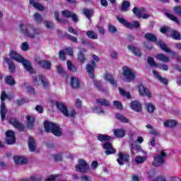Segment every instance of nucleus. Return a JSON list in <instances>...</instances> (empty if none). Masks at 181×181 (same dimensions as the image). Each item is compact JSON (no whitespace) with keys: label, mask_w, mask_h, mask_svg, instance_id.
Wrapping results in <instances>:
<instances>
[{"label":"nucleus","mask_w":181,"mask_h":181,"mask_svg":"<svg viewBox=\"0 0 181 181\" xmlns=\"http://www.w3.org/2000/svg\"><path fill=\"white\" fill-rule=\"evenodd\" d=\"M10 57L13 59L18 63H21L24 67V69L28 71V73L33 74L35 73V69L32 68V64L30 62L25 59L22 55L19 54L16 51H11L10 52Z\"/></svg>","instance_id":"1"},{"label":"nucleus","mask_w":181,"mask_h":181,"mask_svg":"<svg viewBox=\"0 0 181 181\" xmlns=\"http://www.w3.org/2000/svg\"><path fill=\"white\" fill-rule=\"evenodd\" d=\"M19 28L26 37H30V39H35L37 35L40 34L39 30L35 28L32 24H21Z\"/></svg>","instance_id":"2"},{"label":"nucleus","mask_w":181,"mask_h":181,"mask_svg":"<svg viewBox=\"0 0 181 181\" xmlns=\"http://www.w3.org/2000/svg\"><path fill=\"white\" fill-rule=\"evenodd\" d=\"M122 81L126 83H132L135 80L136 76V72L135 70L132 69L129 66H123L122 67Z\"/></svg>","instance_id":"3"},{"label":"nucleus","mask_w":181,"mask_h":181,"mask_svg":"<svg viewBox=\"0 0 181 181\" xmlns=\"http://www.w3.org/2000/svg\"><path fill=\"white\" fill-rule=\"evenodd\" d=\"M44 127L46 132H52L55 136H60L62 135V129L59 125L52 123L50 122H45Z\"/></svg>","instance_id":"4"},{"label":"nucleus","mask_w":181,"mask_h":181,"mask_svg":"<svg viewBox=\"0 0 181 181\" xmlns=\"http://www.w3.org/2000/svg\"><path fill=\"white\" fill-rule=\"evenodd\" d=\"M33 83L36 87H38V86H42L44 88L49 87V81L43 75H39L38 76L34 77Z\"/></svg>","instance_id":"5"},{"label":"nucleus","mask_w":181,"mask_h":181,"mask_svg":"<svg viewBox=\"0 0 181 181\" xmlns=\"http://www.w3.org/2000/svg\"><path fill=\"white\" fill-rule=\"evenodd\" d=\"M76 172H80L81 173H88L90 170V166L87 164V162L84 160H79L78 165L75 166Z\"/></svg>","instance_id":"6"},{"label":"nucleus","mask_w":181,"mask_h":181,"mask_svg":"<svg viewBox=\"0 0 181 181\" xmlns=\"http://www.w3.org/2000/svg\"><path fill=\"white\" fill-rule=\"evenodd\" d=\"M166 158V153L161 151L160 154L155 155L153 157V166H160L165 163V158Z\"/></svg>","instance_id":"7"},{"label":"nucleus","mask_w":181,"mask_h":181,"mask_svg":"<svg viewBox=\"0 0 181 181\" xmlns=\"http://www.w3.org/2000/svg\"><path fill=\"white\" fill-rule=\"evenodd\" d=\"M161 33H167L168 36H169V34H171V37L175 39V40H180V34L179 32L172 30L169 27H164L162 28L160 30Z\"/></svg>","instance_id":"8"},{"label":"nucleus","mask_w":181,"mask_h":181,"mask_svg":"<svg viewBox=\"0 0 181 181\" xmlns=\"http://www.w3.org/2000/svg\"><path fill=\"white\" fill-rule=\"evenodd\" d=\"M157 46H159L160 49L163 50V52H165V53H170V54H171L172 57H174V59H177V54L173 51H170V49L168 47V45H166L165 42L162 41H158Z\"/></svg>","instance_id":"9"},{"label":"nucleus","mask_w":181,"mask_h":181,"mask_svg":"<svg viewBox=\"0 0 181 181\" xmlns=\"http://www.w3.org/2000/svg\"><path fill=\"white\" fill-rule=\"evenodd\" d=\"M117 20L120 23H122L124 25V26H127V28H129L130 29H132V28H139V22L138 21H134L132 23H128V21H125L122 17L118 16Z\"/></svg>","instance_id":"10"},{"label":"nucleus","mask_w":181,"mask_h":181,"mask_svg":"<svg viewBox=\"0 0 181 181\" xmlns=\"http://www.w3.org/2000/svg\"><path fill=\"white\" fill-rule=\"evenodd\" d=\"M139 94L143 97H148V98H152V93L149 89L146 88L143 85H139L138 86Z\"/></svg>","instance_id":"11"},{"label":"nucleus","mask_w":181,"mask_h":181,"mask_svg":"<svg viewBox=\"0 0 181 181\" xmlns=\"http://www.w3.org/2000/svg\"><path fill=\"white\" fill-rule=\"evenodd\" d=\"M132 11L133 13L139 18H142L143 19H148V18H149V14L145 13V8H144L139 9L138 8L134 7Z\"/></svg>","instance_id":"12"},{"label":"nucleus","mask_w":181,"mask_h":181,"mask_svg":"<svg viewBox=\"0 0 181 181\" xmlns=\"http://www.w3.org/2000/svg\"><path fill=\"white\" fill-rule=\"evenodd\" d=\"M95 69V62L94 61H91L90 63L86 65V71L88 74V77L90 78H94V69Z\"/></svg>","instance_id":"13"},{"label":"nucleus","mask_w":181,"mask_h":181,"mask_svg":"<svg viewBox=\"0 0 181 181\" xmlns=\"http://www.w3.org/2000/svg\"><path fill=\"white\" fill-rule=\"evenodd\" d=\"M6 143L8 145H12L15 144L16 139H15V132L13 131L8 130L6 132Z\"/></svg>","instance_id":"14"},{"label":"nucleus","mask_w":181,"mask_h":181,"mask_svg":"<svg viewBox=\"0 0 181 181\" xmlns=\"http://www.w3.org/2000/svg\"><path fill=\"white\" fill-rule=\"evenodd\" d=\"M57 108L64 115L65 117L69 116V110H67V107L64 105V103L62 102H57L55 103Z\"/></svg>","instance_id":"15"},{"label":"nucleus","mask_w":181,"mask_h":181,"mask_svg":"<svg viewBox=\"0 0 181 181\" xmlns=\"http://www.w3.org/2000/svg\"><path fill=\"white\" fill-rule=\"evenodd\" d=\"M119 165H124L129 160V156L123 153H119L118 158L117 159Z\"/></svg>","instance_id":"16"},{"label":"nucleus","mask_w":181,"mask_h":181,"mask_svg":"<svg viewBox=\"0 0 181 181\" xmlns=\"http://www.w3.org/2000/svg\"><path fill=\"white\" fill-rule=\"evenodd\" d=\"M130 107L136 112H141V111H142V104H141L138 100L132 102Z\"/></svg>","instance_id":"17"},{"label":"nucleus","mask_w":181,"mask_h":181,"mask_svg":"<svg viewBox=\"0 0 181 181\" xmlns=\"http://www.w3.org/2000/svg\"><path fill=\"white\" fill-rule=\"evenodd\" d=\"M105 81L110 83L112 87H117V81L114 79V76L111 74H106L104 76Z\"/></svg>","instance_id":"18"},{"label":"nucleus","mask_w":181,"mask_h":181,"mask_svg":"<svg viewBox=\"0 0 181 181\" xmlns=\"http://www.w3.org/2000/svg\"><path fill=\"white\" fill-rule=\"evenodd\" d=\"M103 148L105 150L106 155H111V153H115V149L112 148V146L110 142H107L103 145Z\"/></svg>","instance_id":"19"},{"label":"nucleus","mask_w":181,"mask_h":181,"mask_svg":"<svg viewBox=\"0 0 181 181\" xmlns=\"http://www.w3.org/2000/svg\"><path fill=\"white\" fill-rule=\"evenodd\" d=\"M13 160L16 165H26L28 163V159L18 156H15Z\"/></svg>","instance_id":"20"},{"label":"nucleus","mask_w":181,"mask_h":181,"mask_svg":"<svg viewBox=\"0 0 181 181\" xmlns=\"http://www.w3.org/2000/svg\"><path fill=\"white\" fill-rule=\"evenodd\" d=\"M70 86L72 88H80V80L78 78L75 76L71 77Z\"/></svg>","instance_id":"21"},{"label":"nucleus","mask_w":181,"mask_h":181,"mask_svg":"<svg viewBox=\"0 0 181 181\" xmlns=\"http://www.w3.org/2000/svg\"><path fill=\"white\" fill-rule=\"evenodd\" d=\"M164 127L166 128H175L177 125V121L175 119H168L163 122Z\"/></svg>","instance_id":"22"},{"label":"nucleus","mask_w":181,"mask_h":181,"mask_svg":"<svg viewBox=\"0 0 181 181\" xmlns=\"http://www.w3.org/2000/svg\"><path fill=\"white\" fill-rule=\"evenodd\" d=\"M37 63L40 66V67L45 69V70H50V69L52 67V63L49 61L38 60Z\"/></svg>","instance_id":"23"},{"label":"nucleus","mask_w":181,"mask_h":181,"mask_svg":"<svg viewBox=\"0 0 181 181\" xmlns=\"http://www.w3.org/2000/svg\"><path fill=\"white\" fill-rule=\"evenodd\" d=\"M9 122L10 124H11V125H13V127H15V128H17L20 131H22V129H23V126L21 122H18L16 119L11 118L9 119Z\"/></svg>","instance_id":"24"},{"label":"nucleus","mask_w":181,"mask_h":181,"mask_svg":"<svg viewBox=\"0 0 181 181\" xmlns=\"http://www.w3.org/2000/svg\"><path fill=\"white\" fill-rule=\"evenodd\" d=\"M28 148L30 152H35L36 150V142L33 137L28 139Z\"/></svg>","instance_id":"25"},{"label":"nucleus","mask_w":181,"mask_h":181,"mask_svg":"<svg viewBox=\"0 0 181 181\" xmlns=\"http://www.w3.org/2000/svg\"><path fill=\"white\" fill-rule=\"evenodd\" d=\"M127 47L129 50H130V52H132L134 54V56H137L138 57L141 56L142 54L141 53V51L135 46L128 45Z\"/></svg>","instance_id":"26"},{"label":"nucleus","mask_w":181,"mask_h":181,"mask_svg":"<svg viewBox=\"0 0 181 181\" xmlns=\"http://www.w3.org/2000/svg\"><path fill=\"white\" fill-rule=\"evenodd\" d=\"M155 57L160 62H164L165 63H169V62H170V59L165 54H158L155 56Z\"/></svg>","instance_id":"27"},{"label":"nucleus","mask_w":181,"mask_h":181,"mask_svg":"<svg viewBox=\"0 0 181 181\" xmlns=\"http://www.w3.org/2000/svg\"><path fill=\"white\" fill-rule=\"evenodd\" d=\"M152 73L156 76L157 80H158V81H160V83H162L163 84H165V86L168 84V80H166V78L160 76V75L159 74V72L153 70V71H152Z\"/></svg>","instance_id":"28"},{"label":"nucleus","mask_w":181,"mask_h":181,"mask_svg":"<svg viewBox=\"0 0 181 181\" xmlns=\"http://www.w3.org/2000/svg\"><path fill=\"white\" fill-rule=\"evenodd\" d=\"M113 134L116 138H124V136H125V131L124 129H115Z\"/></svg>","instance_id":"29"},{"label":"nucleus","mask_w":181,"mask_h":181,"mask_svg":"<svg viewBox=\"0 0 181 181\" xmlns=\"http://www.w3.org/2000/svg\"><path fill=\"white\" fill-rule=\"evenodd\" d=\"M156 181H166V178L165 177H158ZM168 181H181L180 177L176 176H171L168 178Z\"/></svg>","instance_id":"30"},{"label":"nucleus","mask_w":181,"mask_h":181,"mask_svg":"<svg viewBox=\"0 0 181 181\" xmlns=\"http://www.w3.org/2000/svg\"><path fill=\"white\" fill-rule=\"evenodd\" d=\"M27 125L30 129L35 127V117L28 115L27 116Z\"/></svg>","instance_id":"31"},{"label":"nucleus","mask_w":181,"mask_h":181,"mask_svg":"<svg viewBox=\"0 0 181 181\" xmlns=\"http://www.w3.org/2000/svg\"><path fill=\"white\" fill-rule=\"evenodd\" d=\"M42 176L40 175H33L30 178H21L18 181H41Z\"/></svg>","instance_id":"32"},{"label":"nucleus","mask_w":181,"mask_h":181,"mask_svg":"<svg viewBox=\"0 0 181 181\" xmlns=\"http://www.w3.org/2000/svg\"><path fill=\"white\" fill-rule=\"evenodd\" d=\"M146 108L147 112H149V114H153V112H155V110H156V107L153 105L152 103H146Z\"/></svg>","instance_id":"33"},{"label":"nucleus","mask_w":181,"mask_h":181,"mask_svg":"<svg viewBox=\"0 0 181 181\" xmlns=\"http://www.w3.org/2000/svg\"><path fill=\"white\" fill-rule=\"evenodd\" d=\"M30 5H33V6L35 8V9H38V11H43V9H45L42 4L35 1V0H30Z\"/></svg>","instance_id":"34"},{"label":"nucleus","mask_w":181,"mask_h":181,"mask_svg":"<svg viewBox=\"0 0 181 181\" xmlns=\"http://www.w3.org/2000/svg\"><path fill=\"white\" fill-rule=\"evenodd\" d=\"M144 37L150 42H156V40H158V37H156V35H155V34L153 33H146Z\"/></svg>","instance_id":"35"},{"label":"nucleus","mask_w":181,"mask_h":181,"mask_svg":"<svg viewBox=\"0 0 181 181\" xmlns=\"http://www.w3.org/2000/svg\"><path fill=\"white\" fill-rule=\"evenodd\" d=\"M6 108L5 107V105L4 103H1L0 106V114H1V120L4 121L5 119V115L6 114Z\"/></svg>","instance_id":"36"},{"label":"nucleus","mask_w":181,"mask_h":181,"mask_svg":"<svg viewBox=\"0 0 181 181\" xmlns=\"http://www.w3.org/2000/svg\"><path fill=\"white\" fill-rule=\"evenodd\" d=\"M86 35L88 37H89V39H93V40L98 39V35H97V33L94 31L89 30L86 32Z\"/></svg>","instance_id":"37"},{"label":"nucleus","mask_w":181,"mask_h":181,"mask_svg":"<svg viewBox=\"0 0 181 181\" xmlns=\"http://www.w3.org/2000/svg\"><path fill=\"white\" fill-rule=\"evenodd\" d=\"M98 139L101 142H105V141H111V136L105 134H99L98 136Z\"/></svg>","instance_id":"38"},{"label":"nucleus","mask_w":181,"mask_h":181,"mask_svg":"<svg viewBox=\"0 0 181 181\" xmlns=\"http://www.w3.org/2000/svg\"><path fill=\"white\" fill-rule=\"evenodd\" d=\"M4 61L8 64L10 71H11V73L15 71V64H13V62H11V59L9 58H6Z\"/></svg>","instance_id":"39"},{"label":"nucleus","mask_w":181,"mask_h":181,"mask_svg":"<svg viewBox=\"0 0 181 181\" xmlns=\"http://www.w3.org/2000/svg\"><path fill=\"white\" fill-rule=\"evenodd\" d=\"M136 163H144L146 160V156H137L134 158Z\"/></svg>","instance_id":"40"},{"label":"nucleus","mask_w":181,"mask_h":181,"mask_svg":"<svg viewBox=\"0 0 181 181\" xmlns=\"http://www.w3.org/2000/svg\"><path fill=\"white\" fill-rule=\"evenodd\" d=\"M144 152V150L141 148L139 146H132L131 148V152L133 155H135V153H138V152Z\"/></svg>","instance_id":"41"},{"label":"nucleus","mask_w":181,"mask_h":181,"mask_svg":"<svg viewBox=\"0 0 181 181\" xmlns=\"http://www.w3.org/2000/svg\"><path fill=\"white\" fill-rule=\"evenodd\" d=\"M147 63L151 67H157V66H158V64H156V62H155V59H153V57H148L147 58Z\"/></svg>","instance_id":"42"},{"label":"nucleus","mask_w":181,"mask_h":181,"mask_svg":"<svg viewBox=\"0 0 181 181\" xmlns=\"http://www.w3.org/2000/svg\"><path fill=\"white\" fill-rule=\"evenodd\" d=\"M116 118L124 124H128L129 122V120L127 119V117L118 113L116 114Z\"/></svg>","instance_id":"43"},{"label":"nucleus","mask_w":181,"mask_h":181,"mask_svg":"<svg viewBox=\"0 0 181 181\" xmlns=\"http://www.w3.org/2000/svg\"><path fill=\"white\" fill-rule=\"evenodd\" d=\"M165 16H168L169 18V19H170L171 21H173V22H175V23H177L179 25V23H180L179 22V19L177 18V17L172 15L171 13H166Z\"/></svg>","instance_id":"44"},{"label":"nucleus","mask_w":181,"mask_h":181,"mask_svg":"<svg viewBox=\"0 0 181 181\" xmlns=\"http://www.w3.org/2000/svg\"><path fill=\"white\" fill-rule=\"evenodd\" d=\"M83 14L88 18V19H90L91 16H93V11L92 10L88 9V8H83Z\"/></svg>","instance_id":"45"},{"label":"nucleus","mask_w":181,"mask_h":181,"mask_svg":"<svg viewBox=\"0 0 181 181\" xmlns=\"http://www.w3.org/2000/svg\"><path fill=\"white\" fill-rule=\"evenodd\" d=\"M66 64H67L68 70H69L70 71H72L73 73L77 71V69H76V66H74V65L72 64V63L70 61H68Z\"/></svg>","instance_id":"46"},{"label":"nucleus","mask_w":181,"mask_h":181,"mask_svg":"<svg viewBox=\"0 0 181 181\" xmlns=\"http://www.w3.org/2000/svg\"><path fill=\"white\" fill-rule=\"evenodd\" d=\"M86 53V49H83V51L79 52L78 54V59L81 62V63H84L86 58L84 57V54H83Z\"/></svg>","instance_id":"47"},{"label":"nucleus","mask_w":181,"mask_h":181,"mask_svg":"<svg viewBox=\"0 0 181 181\" xmlns=\"http://www.w3.org/2000/svg\"><path fill=\"white\" fill-rule=\"evenodd\" d=\"M34 21L36 23H42L43 18H42V16L40 14L35 13L34 14Z\"/></svg>","instance_id":"48"},{"label":"nucleus","mask_w":181,"mask_h":181,"mask_svg":"<svg viewBox=\"0 0 181 181\" xmlns=\"http://www.w3.org/2000/svg\"><path fill=\"white\" fill-rule=\"evenodd\" d=\"M5 81L6 83V84H8V86L15 85V79H13V78H12V76H7L5 78Z\"/></svg>","instance_id":"49"},{"label":"nucleus","mask_w":181,"mask_h":181,"mask_svg":"<svg viewBox=\"0 0 181 181\" xmlns=\"http://www.w3.org/2000/svg\"><path fill=\"white\" fill-rule=\"evenodd\" d=\"M128 8H129V1H123L121 6V11H122L123 12H125V11L128 10Z\"/></svg>","instance_id":"50"},{"label":"nucleus","mask_w":181,"mask_h":181,"mask_svg":"<svg viewBox=\"0 0 181 181\" xmlns=\"http://www.w3.org/2000/svg\"><path fill=\"white\" fill-rule=\"evenodd\" d=\"M119 94L121 95H123L124 97H127V98H131V94L129 93V92H127L125 90L119 88Z\"/></svg>","instance_id":"51"},{"label":"nucleus","mask_w":181,"mask_h":181,"mask_svg":"<svg viewBox=\"0 0 181 181\" xmlns=\"http://www.w3.org/2000/svg\"><path fill=\"white\" fill-rule=\"evenodd\" d=\"M96 104L99 105H109L110 102L107 101L105 99H98L96 100Z\"/></svg>","instance_id":"52"},{"label":"nucleus","mask_w":181,"mask_h":181,"mask_svg":"<svg viewBox=\"0 0 181 181\" xmlns=\"http://www.w3.org/2000/svg\"><path fill=\"white\" fill-rule=\"evenodd\" d=\"M68 31L69 33H72L73 35H75L76 36H78V33L81 32V33H83V31L78 30H76L71 27L68 28Z\"/></svg>","instance_id":"53"},{"label":"nucleus","mask_w":181,"mask_h":181,"mask_svg":"<svg viewBox=\"0 0 181 181\" xmlns=\"http://www.w3.org/2000/svg\"><path fill=\"white\" fill-rule=\"evenodd\" d=\"M62 16L65 18H71L73 13L70 12L69 10H64L61 12Z\"/></svg>","instance_id":"54"},{"label":"nucleus","mask_w":181,"mask_h":181,"mask_svg":"<svg viewBox=\"0 0 181 181\" xmlns=\"http://www.w3.org/2000/svg\"><path fill=\"white\" fill-rule=\"evenodd\" d=\"M21 50H23V52H27V50H29V44L28 42H24L21 45Z\"/></svg>","instance_id":"55"},{"label":"nucleus","mask_w":181,"mask_h":181,"mask_svg":"<svg viewBox=\"0 0 181 181\" xmlns=\"http://www.w3.org/2000/svg\"><path fill=\"white\" fill-rule=\"evenodd\" d=\"M113 105L115 107H116V108H117L118 110H122V103H120L118 100H115L113 102Z\"/></svg>","instance_id":"56"},{"label":"nucleus","mask_w":181,"mask_h":181,"mask_svg":"<svg viewBox=\"0 0 181 181\" xmlns=\"http://www.w3.org/2000/svg\"><path fill=\"white\" fill-rule=\"evenodd\" d=\"M173 11L176 13V15L181 16V6H180L174 7Z\"/></svg>","instance_id":"57"},{"label":"nucleus","mask_w":181,"mask_h":181,"mask_svg":"<svg viewBox=\"0 0 181 181\" xmlns=\"http://www.w3.org/2000/svg\"><path fill=\"white\" fill-rule=\"evenodd\" d=\"M54 18L57 21V22H64V20L59 17V12L57 11L54 12Z\"/></svg>","instance_id":"58"},{"label":"nucleus","mask_w":181,"mask_h":181,"mask_svg":"<svg viewBox=\"0 0 181 181\" xmlns=\"http://www.w3.org/2000/svg\"><path fill=\"white\" fill-rule=\"evenodd\" d=\"M77 115V112L74 110H71L69 112H68V116L66 117H71V118H74L76 115Z\"/></svg>","instance_id":"59"},{"label":"nucleus","mask_w":181,"mask_h":181,"mask_svg":"<svg viewBox=\"0 0 181 181\" xmlns=\"http://www.w3.org/2000/svg\"><path fill=\"white\" fill-rule=\"evenodd\" d=\"M67 37H68L69 40H71V42H74V43H77V42H78L77 37H76L70 34L67 35Z\"/></svg>","instance_id":"60"},{"label":"nucleus","mask_w":181,"mask_h":181,"mask_svg":"<svg viewBox=\"0 0 181 181\" xmlns=\"http://www.w3.org/2000/svg\"><path fill=\"white\" fill-rule=\"evenodd\" d=\"M81 181H92L91 177L88 175H82L81 176Z\"/></svg>","instance_id":"61"},{"label":"nucleus","mask_w":181,"mask_h":181,"mask_svg":"<svg viewBox=\"0 0 181 181\" xmlns=\"http://www.w3.org/2000/svg\"><path fill=\"white\" fill-rule=\"evenodd\" d=\"M93 112H95L96 114H104V111L103 109L100 107H93Z\"/></svg>","instance_id":"62"},{"label":"nucleus","mask_w":181,"mask_h":181,"mask_svg":"<svg viewBox=\"0 0 181 181\" xmlns=\"http://www.w3.org/2000/svg\"><path fill=\"white\" fill-rule=\"evenodd\" d=\"M45 25L47 29H52V28H53V26H54V24H53V23H52L50 21H45Z\"/></svg>","instance_id":"63"},{"label":"nucleus","mask_w":181,"mask_h":181,"mask_svg":"<svg viewBox=\"0 0 181 181\" xmlns=\"http://www.w3.org/2000/svg\"><path fill=\"white\" fill-rule=\"evenodd\" d=\"M157 67H158V69H160V70H164L165 71H166L168 70V66L166 64H158Z\"/></svg>","instance_id":"64"}]
</instances>
